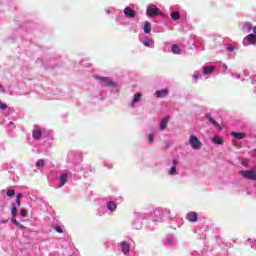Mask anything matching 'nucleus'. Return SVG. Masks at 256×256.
I'll use <instances>...</instances> for the list:
<instances>
[{"instance_id": "obj_9", "label": "nucleus", "mask_w": 256, "mask_h": 256, "mask_svg": "<svg viewBox=\"0 0 256 256\" xmlns=\"http://www.w3.org/2000/svg\"><path fill=\"white\" fill-rule=\"evenodd\" d=\"M206 118L208 119L209 123H211L212 125H214V127H216L217 129H219V131H221L223 128L221 127V125H219V123H217V121H215L209 114L206 115Z\"/></svg>"}, {"instance_id": "obj_19", "label": "nucleus", "mask_w": 256, "mask_h": 256, "mask_svg": "<svg viewBox=\"0 0 256 256\" xmlns=\"http://www.w3.org/2000/svg\"><path fill=\"white\" fill-rule=\"evenodd\" d=\"M107 209L109 211H115V209H117V204H115V202H113V201H110L107 204Z\"/></svg>"}, {"instance_id": "obj_32", "label": "nucleus", "mask_w": 256, "mask_h": 256, "mask_svg": "<svg viewBox=\"0 0 256 256\" xmlns=\"http://www.w3.org/2000/svg\"><path fill=\"white\" fill-rule=\"evenodd\" d=\"M227 50L228 51H235V46L231 45V44H228L227 45Z\"/></svg>"}, {"instance_id": "obj_8", "label": "nucleus", "mask_w": 256, "mask_h": 256, "mask_svg": "<svg viewBox=\"0 0 256 256\" xmlns=\"http://www.w3.org/2000/svg\"><path fill=\"white\" fill-rule=\"evenodd\" d=\"M156 97L163 99V97H167V95H169V90L168 89H162V90H158L155 93Z\"/></svg>"}, {"instance_id": "obj_14", "label": "nucleus", "mask_w": 256, "mask_h": 256, "mask_svg": "<svg viewBox=\"0 0 256 256\" xmlns=\"http://www.w3.org/2000/svg\"><path fill=\"white\" fill-rule=\"evenodd\" d=\"M172 163L174 165L171 167L169 171V175H175L177 173V160L176 159L172 160Z\"/></svg>"}, {"instance_id": "obj_11", "label": "nucleus", "mask_w": 256, "mask_h": 256, "mask_svg": "<svg viewBox=\"0 0 256 256\" xmlns=\"http://www.w3.org/2000/svg\"><path fill=\"white\" fill-rule=\"evenodd\" d=\"M246 41H248L249 45H255L256 43V35L255 34H249L246 36Z\"/></svg>"}, {"instance_id": "obj_12", "label": "nucleus", "mask_w": 256, "mask_h": 256, "mask_svg": "<svg viewBox=\"0 0 256 256\" xmlns=\"http://www.w3.org/2000/svg\"><path fill=\"white\" fill-rule=\"evenodd\" d=\"M230 135L236 139H245V137H247V135L243 132H231Z\"/></svg>"}, {"instance_id": "obj_31", "label": "nucleus", "mask_w": 256, "mask_h": 256, "mask_svg": "<svg viewBox=\"0 0 256 256\" xmlns=\"http://www.w3.org/2000/svg\"><path fill=\"white\" fill-rule=\"evenodd\" d=\"M54 229L57 233H63V228H61V226H55Z\"/></svg>"}, {"instance_id": "obj_10", "label": "nucleus", "mask_w": 256, "mask_h": 256, "mask_svg": "<svg viewBox=\"0 0 256 256\" xmlns=\"http://www.w3.org/2000/svg\"><path fill=\"white\" fill-rule=\"evenodd\" d=\"M100 81H102L107 87H115V82L111 81V79L107 77L101 78Z\"/></svg>"}, {"instance_id": "obj_36", "label": "nucleus", "mask_w": 256, "mask_h": 256, "mask_svg": "<svg viewBox=\"0 0 256 256\" xmlns=\"http://www.w3.org/2000/svg\"><path fill=\"white\" fill-rule=\"evenodd\" d=\"M1 223L7 224V223H9V220H2Z\"/></svg>"}, {"instance_id": "obj_5", "label": "nucleus", "mask_w": 256, "mask_h": 256, "mask_svg": "<svg viewBox=\"0 0 256 256\" xmlns=\"http://www.w3.org/2000/svg\"><path fill=\"white\" fill-rule=\"evenodd\" d=\"M169 116H166L162 119V121L160 122V131H165V129H167V125L169 124Z\"/></svg>"}, {"instance_id": "obj_18", "label": "nucleus", "mask_w": 256, "mask_h": 256, "mask_svg": "<svg viewBox=\"0 0 256 256\" xmlns=\"http://www.w3.org/2000/svg\"><path fill=\"white\" fill-rule=\"evenodd\" d=\"M212 142L215 143V145H223V138H221L219 136H215L212 139Z\"/></svg>"}, {"instance_id": "obj_35", "label": "nucleus", "mask_w": 256, "mask_h": 256, "mask_svg": "<svg viewBox=\"0 0 256 256\" xmlns=\"http://www.w3.org/2000/svg\"><path fill=\"white\" fill-rule=\"evenodd\" d=\"M149 43H151V41H150V40H149V41H147V42H144L145 47H150Z\"/></svg>"}, {"instance_id": "obj_1", "label": "nucleus", "mask_w": 256, "mask_h": 256, "mask_svg": "<svg viewBox=\"0 0 256 256\" xmlns=\"http://www.w3.org/2000/svg\"><path fill=\"white\" fill-rule=\"evenodd\" d=\"M240 175L244 179H250L251 181H256V172L254 170H241Z\"/></svg>"}, {"instance_id": "obj_29", "label": "nucleus", "mask_w": 256, "mask_h": 256, "mask_svg": "<svg viewBox=\"0 0 256 256\" xmlns=\"http://www.w3.org/2000/svg\"><path fill=\"white\" fill-rule=\"evenodd\" d=\"M7 104H5L4 102L0 101V109H2V111H6L7 109Z\"/></svg>"}, {"instance_id": "obj_21", "label": "nucleus", "mask_w": 256, "mask_h": 256, "mask_svg": "<svg viewBox=\"0 0 256 256\" xmlns=\"http://www.w3.org/2000/svg\"><path fill=\"white\" fill-rule=\"evenodd\" d=\"M67 174H63L61 177H60V187H63V185H65L67 183Z\"/></svg>"}, {"instance_id": "obj_28", "label": "nucleus", "mask_w": 256, "mask_h": 256, "mask_svg": "<svg viewBox=\"0 0 256 256\" xmlns=\"http://www.w3.org/2000/svg\"><path fill=\"white\" fill-rule=\"evenodd\" d=\"M20 215H21V217H28L29 216V214L27 213V210H25L23 208L20 210Z\"/></svg>"}, {"instance_id": "obj_17", "label": "nucleus", "mask_w": 256, "mask_h": 256, "mask_svg": "<svg viewBox=\"0 0 256 256\" xmlns=\"http://www.w3.org/2000/svg\"><path fill=\"white\" fill-rule=\"evenodd\" d=\"M180 17H181V14L178 11H173L171 13V19H173V21H179Z\"/></svg>"}, {"instance_id": "obj_37", "label": "nucleus", "mask_w": 256, "mask_h": 256, "mask_svg": "<svg viewBox=\"0 0 256 256\" xmlns=\"http://www.w3.org/2000/svg\"><path fill=\"white\" fill-rule=\"evenodd\" d=\"M199 74H194V79H199Z\"/></svg>"}, {"instance_id": "obj_26", "label": "nucleus", "mask_w": 256, "mask_h": 256, "mask_svg": "<svg viewBox=\"0 0 256 256\" xmlns=\"http://www.w3.org/2000/svg\"><path fill=\"white\" fill-rule=\"evenodd\" d=\"M11 215L12 217H17V207L15 205L12 206Z\"/></svg>"}, {"instance_id": "obj_3", "label": "nucleus", "mask_w": 256, "mask_h": 256, "mask_svg": "<svg viewBox=\"0 0 256 256\" xmlns=\"http://www.w3.org/2000/svg\"><path fill=\"white\" fill-rule=\"evenodd\" d=\"M148 17H157L159 15V8L149 6L146 10Z\"/></svg>"}, {"instance_id": "obj_25", "label": "nucleus", "mask_w": 256, "mask_h": 256, "mask_svg": "<svg viewBox=\"0 0 256 256\" xmlns=\"http://www.w3.org/2000/svg\"><path fill=\"white\" fill-rule=\"evenodd\" d=\"M36 165L38 167H45V160L44 159H39L37 162H36Z\"/></svg>"}, {"instance_id": "obj_23", "label": "nucleus", "mask_w": 256, "mask_h": 256, "mask_svg": "<svg viewBox=\"0 0 256 256\" xmlns=\"http://www.w3.org/2000/svg\"><path fill=\"white\" fill-rule=\"evenodd\" d=\"M140 101H141V94L140 93L134 94L133 102L139 103Z\"/></svg>"}, {"instance_id": "obj_16", "label": "nucleus", "mask_w": 256, "mask_h": 256, "mask_svg": "<svg viewBox=\"0 0 256 256\" xmlns=\"http://www.w3.org/2000/svg\"><path fill=\"white\" fill-rule=\"evenodd\" d=\"M144 33L149 34L151 33V23H149L148 21H146L144 23V27H143Z\"/></svg>"}, {"instance_id": "obj_39", "label": "nucleus", "mask_w": 256, "mask_h": 256, "mask_svg": "<svg viewBox=\"0 0 256 256\" xmlns=\"http://www.w3.org/2000/svg\"><path fill=\"white\" fill-rule=\"evenodd\" d=\"M0 89H1V84H0Z\"/></svg>"}, {"instance_id": "obj_38", "label": "nucleus", "mask_w": 256, "mask_h": 256, "mask_svg": "<svg viewBox=\"0 0 256 256\" xmlns=\"http://www.w3.org/2000/svg\"><path fill=\"white\" fill-rule=\"evenodd\" d=\"M253 155L256 157V150L253 151Z\"/></svg>"}, {"instance_id": "obj_13", "label": "nucleus", "mask_w": 256, "mask_h": 256, "mask_svg": "<svg viewBox=\"0 0 256 256\" xmlns=\"http://www.w3.org/2000/svg\"><path fill=\"white\" fill-rule=\"evenodd\" d=\"M214 71H215V66H205L203 69V73L205 75H211V73Z\"/></svg>"}, {"instance_id": "obj_33", "label": "nucleus", "mask_w": 256, "mask_h": 256, "mask_svg": "<svg viewBox=\"0 0 256 256\" xmlns=\"http://www.w3.org/2000/svg\"><path fill=\"white\" fill-rule=\"evenodd\" d=\"M248 163H249V160H247V159H242V161H241V164H242L244 167H247Z\"/></svg>"}, {"instance_id": "obj_6", "label": "nucleus", "mask_w": 256, "mask_h": 256, "mask_svg": "<svg viewBox=\"0 0 256 256\" xmlns=\"http://www.w3.org/2000/svg\"><path fill=\"white\" fill-rule=\"evenodd\" d=\"M121 251L124 253V255L129 254L131 251V246L127 242H121Z\"/></svg>"}, {"instance_id": "obj_20", "label": "nucleus", "mask_w": 256, "mask_h": 256, "mask_svg": "<svg viewBox=\"0 0 256 256\" xmlns=\"http://www.w3.org/2000/svg\"><path fill=\"white\" fill-rule=\"evenodd\" d=\"M172 53H174V55H179L181 53V49L178 45H172Z\"/></svg>"}, {"instance_id": "obj_34", "label": "nucleus", "mask_w": 256, "mask_h": 256, "mask_svg": "<svg viewBox=\"0 0 256 256\" xmlns=\"http://www.w3.org/2000/svg\"><path fill=\"white\" fill-rule=\"evenodd\" d=\"M246 27H248L249 31H251V29H253L251 22L246 23Z\"/></svg>"}, {"instance_id": "obj_2", "label": "nucleus", "mask_w": 256, "mask_h": 256, "mask_svg": "<svg viewBox=\"0 0 256 256\" xmlns=\"http://www.w3.org/2000/svg\"><path fill=\"white\" fill-rule=\"evenodd\" d=\"M189 145L192 147V149H199L201 147V142L199 141V138L195 135H191L189 137Z\"/></svg>"}, {"instance_id": "obj_15", "label": "nucleus", "mask_w": 256, "mask_h": 256, "mask_svg": "<svg viewBox=\"0 0 256 256\" xmlns=\"http://www.w3.org/2000/svg\"><path fill=\"white\" fill-rule=\"evenodd\" d=\"M32 136L34 139H39L43 136V132L41 131V129H36L33 131Z\"/></svg>"}, {"instance_id": "obj_27", "label": "nucleus", "mask_w": 256, "mask_h": 256, "mask_svg": "<svg viewBox=\"0 0 256 256\" xmlns=\"http://www.w3.org/2000/svg\"><path fill=\"white\" fill-rule=\"evenodd\" d=\"M6 195L7 197H13V195H15V190L13 189L7 190Z\"/></svg>"}, {"instance_id": "obj_24", "label": "nucleus", "mask_w": 256, "mask_h": 256, "mask_svg": "<svg viewBox=\"0 0 256 256\" xmlns=\"http://www.w3.org/2000/svg\"><path fill=\"white\" fill-rule=\"evenodd\" d=\"M21 197H23L22 193H19L16 196V204L18 205V207H21Z\"/></svg>"}, {"instance_id": "obj_4", "label": "nucleus", "mask_w": 256, "mask_h": 256, "mask_svg": "<svg viewBox=\"0 0 256 256\" xmlns=\"http://www.w3.org/2000/svg\"><path fill=\"white\" fill-rule=\"evenodd\" d=\"M124 15L129 19H135L137 12H135V10H133L131 7H126L124 9Z\"/></svg>"}, {"instance_id": "obj_30", "label": "nucleus", "mask_w": 256, "mask_h": 256, "mask_svg": "<svg viewBox=\"0 0 256 256\" xmlns=\"http://www.w3.org/2000/svg\"><path fill=\"white\" fill-rule=\"evenodd\" d=\"M154 139H155V136H154L153 134H149V135H148V141H149L150 143H153Z\"/></svg>"}, {"instance_id": "obj_22", "label": "nucleus", "mask_w": 256, "mask_h": 256, "mask_svg": "<svg viewBox=\"0 0 256 256\" xmlns=\"http://www.w3.org/2000/svg\"><path fill=\"white\" fill-rule=\"evenodd\" d=\"M11 221L14 225H16V227H20V229H23V225H21V223H19V221H17L16 217H12Z\"/></svg>"}, {"instance_id": "obj_7", "label": "nucleus", "mask_w": 256, "mask_h": 256, "mask_svg": "<svg viewBox=\"0 0 256 256\" xmlns=\"http://www.w3.org/2000/svg\"><path fill=\"white\" fill-rule=\"evenodd\" d=\"M187 221H190V223H196L198 216L195 212H190L186 215Z\"/></svg>"}]
</instances>
